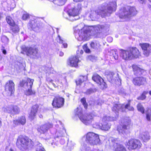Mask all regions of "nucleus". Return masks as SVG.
Returning <instances> with one entry per match:
<instances>
[{
  "label": "nucleus",
  "instance_id": "f257e3e1",
  "mask_svg": "<svg viewBox=\"0 0 151 151\" xmlns=\"http://www.w3.org/2000/svg\"><path fill=\"white\" fill-rule=\"evenodd\" d=\"M116 7V3L115 1L110 2L107 4H103L100 9H97L95 12H91V14L89 16V19L93 20L96 13L98 15H101L102 17L109 16L115 11Z\"/></svg>",
  "mask_w": 151,
  "mask_h": 151
},
{
  "label": "nucleus",
  "instance_id": "f03ea898",
  "mask_svg": "<svg viewBox=\"0 0 151 151\" xmlns=\"http://www.w3.org/2000/svg\"><path fill=\"white\" fill-rule=\"evenodd\" d=\"M120 56L125 60H131L138 58L140 55V52L136 47L129 48L125 50L119 49Z\"/></svg>",
  "mask_w": 151,
  "mask_h": 151
},
{
  "label": "nucleus",
  "instance_id": "7ed1b4c3",
  "mask_svg": "<svg viewBox=\"0 0 151 151\" xmlns=\"http://www.w3.org/2000/svg\"><path fill=\"white\" fill-rule=\"evenodd\" d=\"M75 30L78 33L79 37L78 39L79 41L87 40L89 39L91 35V30L90 28L87 26L83 27V25L81 24L75 27Z\"/></svg>",
  "mask_w": 151,
  "mask_h": 151
},
{
  "label": "nucleus",
  "instance_id": "20e7f679",
  "mask_svg": "<svg viewBox=\"0 0 151 151\" xmlns=\"http://www.w3.org/2000/svg\"><path fill=\"white\" fill-rule=\"evenodd\" d=\"M137 13L135 8L127 6L121 8L119 12L118 16L120 18L125 21L127 20L132 16L136 14Z\"/></svg>",
  "mask_w": 151,
  "mask_h": 151
},
{
  "label": "nucleus",
  "instance_id": "39448f33",
  "mask_svg": "<svg viewBox=\"0 0 151 151\" xmlns=\"http://www.w3.org/2000/svg\"><path fill=\"white\" fill-rule=\"evenodd\" d=\"M16 144L19 148L22 150L23 149H25L33 145V142L31 140L22 136L18 138Z\"/></svg>",
  "mask_w": 151,
  "mask_h": 151
},
{
  "label": "nucleus",
  "instance_id": "423d86ee",
  "mask_svg": "<svg viewBox=\"0 0 151 151\" xmlns=\"http://www.w3.org/2000/svg\"><path fill=\"white\" fill-rule=\"evenodd\" d=\"M21 48L23 51L21 52V53L24 54V52H25L27 56L31 58H38L39 55L37 49L32 47H26L24 45L22 46Z\"/></svg>",
  "mask_w": 151,
  "mask_h": 151
},
{
  "label": "nucleus",
  "instance_id": "0eeeda50",
  "mask_svg": "<svg viewBox=\"0 0 151 151\" xmlns=\"http://www.w3.org/2000/svg\"><path fill=\"white\" fill-rule=\"evenodd\" d=\"M34 80L28 78L26 80H23L20 83V86L23 87L26 89L25 94L28 96L34 94L35 92L31 90Z\"/></svg>",
  "mask_w": 151,
  "mask_h": 151
},
{
  "label": "nucleus",
  "instance_id": "6e6552de",
  "mask_svg": "<svg viewBox=\"0 0 151 151\" xmlns=\"http://www.w3.org/2000/svg\"><path fill=\"white\" fill-rule=\"evenodd\" d=\"M83 139H86L87 142L92 145H97L99 143L100 139L99 135L93 132H88L83 136Z\"/></svg>",
  "mask_w": 151,
  "mask_h": 151
},
{
  "label": "nucleus",
  "instance_id": "1a4fd4ad",
  "mask_svg": "<svg viewBox=\"0 0 151 151\" xmlns=\"http://www.w3.org/2000/svg\"><path fill=\"white\" fill-rule=\"evenodd\" d=\"M111 118L106 116H104L102 119V123H100L99 124L97 123H95L93 124V127L95 128H99L102 130L107 131L110 128V126L106 122H104L106 121H112L114 120Z\"/></svg>",
  "mask_w": 151,
  "mask_h": 151
},
{
  "label": "nucleus",
  "instance_id": "9d476101",
  "mask_svg": "<svg viewBox=\"0 0 151 151\" xmlns=\"http://www.w3.org/2000/svg\"><path fill=\"white\" fill-rule=\"evenodd\" d=\"M125 109H127L130 111H133L134 108L132 106H130L129 104L126 105L121 104H115L112 108V111L116 114V116H117L118 115V111H124Z\"/></svg>",
  "mask_w": 151,
  "mask_h": 151
},
{
  "label": "nucleus",
  "instance_id": "9b49d317",
  "mask_svg": "<svg viewBox=\"0 0 151 151\" xmlns=\"http://www.w3.org/2000/svg\"><path fill=\"white\" fill-rule=\"evenodd\" d=\"M42 26V23L36 20H30L28 25L29 29L36 32L40 31Z\"/></svg>",
  "mask_w": 151,
  "mask_h": 151
},
{
  "label": "nucleus",
  "instance_id": "f8f14e48",
  "mask_svg": "<svg viewBox=\"0 0 151 151\" xmlns=\"http://www.w3.org/2000/svg\"><path fill=\"white\" fill-rule=\"evenodd\" d=\"M142 144L140 141L137 139H131L127 142L126 146L129 150L139 149L142 146Z\"/></svg>",
  "mask_w": 151,
  "mask_h": 151
},
{
  "label": "nucleus",
  "instance_id": "ddd939ff",
  "mask_svg": "<svg viewBox=\"0 0 151 151\" xmlns=\"http://www.w3.org/2000/svg\"><path fill=\"white\" fill-rule=\"evenodd\" d=\"M81 121L84 124L88 125L91 124L93 121V116L91 114H86L80 117Z\"/></svg>",
  "mask_w": 151,
  "mask_h": 151
},
{
  "label": "nucleus",
  "instance_id": "4468645a",
  "mask_svg": "<svg viewBox=\"0 0 151 151\" xmlns=\"http://www.w3.org/2000/svg\"><path fill=\"white\" fill-rule=\"evenodd\" d=\"M64 102V99L59 96H55L52 102V105L54 107L60 108L62 107Z\"/></svg>",
  "mask_w": 151,
  "mask_h": 151
},
{
  "label": "nucleus",
  "instance_id": "2eb2a0df",
  "mask_svg": "<svg viewBox=\"0 0 151 151\" xmlns=\"http://www.w3.org/2000/svg\"><path fill=\"white\" fill-rule=\"evenodd\" d=\"M139 46L142 48L143 54L146 56H148L151 53V45L147 43H140Z\"/></svg>",
  "mask_w": 151,
  "mask_h": 151
},
{
  "label": "nucleus",
  "instance_id": "dca6fc26",
  "mask_svg": "<svg viewBox=\"0 0 151 151\" xmlns=\"http://www.w3.org/2000/svg\"><path fill=\"white\" fill-rule=\"evenodd\" d=\"M131 126V120L128 119L127 121L124 122V123L122 126V129L120 130L119 128H118L117 130L119 132V133H121L123 134L124 133H125L126 130H128L129 129Z\"/></svg>",
  "mask_w": 151,
  "mask_h": 151
},
{
  "label": "nucleus",
  "instance_id": "f3484780",
  "mask_svg": "<svg viewBox=\"0 0 151 151\" xmlns=\"http://www.w3.org/2000/svg\"><path fill=\"white\" fill-rule=\"evenodd\" d=\"M52 127V125L50 123H47L41 125L37 128L38 132L40 134H45L48 129Z\"/></svg>",
  "mask_w": 151,
  "mask_h": 151
},
{
  "label": "nucleus",
  "instance_id": "a211bd4d",
  "mask_svg": "<svg viewBox=\"0 0 151 151\" xmlns=\"http://www.w3.org/2000/svg\"><path fill=\"white\" fill-rule=\"evenodd\" d=\"M146 79L144 77H137L134 78L133 83L135 85L140 86L143 85L146 83Z\"/></svg>",
  "mask_w": 151,
  "mask_h": 151
},
{
  "label": "nucleus",
  "instance_id": "6ab92c4d",
  "mask_svg": "<svg viewBox=\"0 0 151 151\" xmlns=\"http://www.w3.org/2000/svg\"><path fill=\"white\" fill-rule=\"evenodd\" d=\"M5 90L9 91L11 95L14 91V84L12 80H10L6 85Z\"/></svg>",
  "mask_w": 151,
  "mask_h": 151
},
{
  "label": "nucleus",
  "instance_id": "aec40b11",
  "mask_svg": "<svg viewBox=\"0 0 151 151\" xmlns=\"http://www.w3.org/2000/svg\"><path fill=\"white\" fill-rule=\"evenodd\" d=\"M79 61V60L77 57H72L69 59V65L72 67H76L78 65V63Z\"/></svg>",
  "mask_w": 151,
  "mask_h": 151
},
{
  "label": "nucleus",
  "instance_id": "412c9836",
  "mask_svg": "<svg viewBox=\"0 0 151 151\" xmlns=\"http://www.w3.org/2000/svg\"><path fill=\"white\" fill-rule=\"evenodd\" d=\"M38 108V106L37 105H35L32 106L29 116L31 119H33L35 116L36 115Z\"/></svg>",
  "mask_w": 151,
  "mask_h": 151
},
{
  "label": "nucleus",
  "instance_id": "4be33fe9",
  "mask_svg": "<svg viewBox=\"0 0 151 151\" xmlns=\"http://www.w3.org/2000/svg\"><path fill=\"white\" fill-rule=\"evenodd\" d=\"M76 12V9L74 8H73L71 9H70L68 11L65 12L63 14V16L66 19H68V17L67 16L68 15L69 17H74L77 16L78 15H73L74 13Z\"/></svg>",
  "mask_w": 151,
  "mask_h": 151
},
{
  "label": "nucleus",
  "instance_id": "5701e85b",
  "mask_svg": "<svg viewBox=\"0 0 151 151\" xmlns=\"http://www.w3.org/2000/svg\"><path fill=\"white\" fill-rule=\"evenodd\" d=\"M109 27V25L107 24H104L103 25H97L95 26L94 29L96 33L98 32L102 29L106 30Z\"/></svg>",
  "mask_w": 151,
  "mask_h": 151
},
{
  "label": "nucleus",
  "instance_id": "b1692460",
  "mask_svg": "<svg viewBox=\"0 0 151 151\" xmlns=\"http://www.w3.org/2000/svg\"><path fill=\"white\" fill-rule=\"evenodd\" d=\"M140 138L144 142H147L150 140V137L147 132L141 133L140 134Z\"/></svg>",
  "mask_w": 151,
  "mask_h": 151
},
{
  "label": "nucleus",
  "instance_id": "393cba45",
  "mask_svg": "<svg viewBox=\"0 0 151 151\" xmlns=\"http://www.w3.org/2000/svg\"><path fill=\"white\" fill-rule=\"evenodd\" d=\"M13 123L16 125H18L20 124L24 125L26 123V119L24 116H22L19 118L17 120H14Z\"/></svg>",
  "mask_w": 151,
  "mask_h": 151
},
{
  "label": "nucleus",
  "instance_id": "a878e982",
  "mask_svg": "<svg viewBox=\"0 0 151 151\" xmlns=\"http://www.w3.org/2000/svg\"><path fill=\"white\" fill-rule=\"evenodd\" d=\"M52 2L55 4L57 6H62L65 4L67 0H48Z\"/></svg>",
  "mask_w": 151,
  "mask_h": 151
},
{
  "label": "nucleus",
  "instance_id": "bb28decb",
  "mask_svg": "<svg viewBox=\"0 0 151 151\" xmlns=\"http://www.w3.org/2000/svg\"><path fill=\"white\" fill-rule=\"evenodd\" d=\"M92 80L96 83L98 84L100 82L103 81V79L99 75L97 74H93L92 78Z\"/></svg>",
  "mask_w": 151,
  "mask_h": 151
},
{
  "label": "nucleus",
  "instance_id": "cd10ccee",
  "mask_svg": "<svg viewBox=\"0 0 151 151\" xmlns=\"http://www.w3.org/2000/svg\"><path fill=\"white\" fill-rule=\"evenodd\" d=\"M134 74L135 75H140L141 74V70L140 68L136 65H133L132 66Z\"/></svg>",
  "mask_w": 151,
  "mask_h": 151
},
{
  "label": "nucleus",
  "instance_id": "c85d7f7f",
  "mask_svg": "<svg viewBox=\"0 0 151 151\" xmlns=\"http://www.w3.org/2000/svg\"><path fill=\"white\" fill-rule=\"evenodd\" d=\"M10 109H13V110H10L9 112H11L12 114H16L18 113L19 112V109L17 106H11Z\"/></svg>",
  "mask_w": 151,
  "mask_h": 151
},
{
  "label": "nucleus",
  "instance_id": "c756f323",
  "mask_svg": "<svg viewBox=\"0 0 151 151\" xmlns=\"http://www.w3.org/2000/svg\"><path fill=\"white\" fill-rule=\"evenodd\" d=\"M76 115H77L80 118V117H82V109L80 107H78L75 110Z\"/></svg>",
  "mask_w": 151,
  "mask_h": 151
},
{
  "label": "nucleus",
  "instance_id": "7c9ffc66",
  "mask_svg": "<svg viewBox=\"0 0 151 151\" xmlns=\"http://www.w3.org/2000/svg\"><path fill=\"white\" fill-rule=\"evenodd\" d=\"M74 8L76 9V12L73 14L74 15H78L79 14V11L81 9V4H78L77 6Z\"/></svg>",
  "mask_w": 151,
  "mask_h": 151
},
{
  "label": "nucleus",
  "instance_id": "2f4dec72",
  "mask_svg": "<svg viewBox=\"0 0 151 151\" xmlns=\"http://www.w3.org/2000/svg\"><path fill=\"white\" fill-rule=\"evenodd\" d=\"M146 119L147 121H150L151 117V108L148 109L146 112Z\"/></svg>",
  "mask_w": 151,
  "mask_h": 151
},
{
  "label": "nucleus",
  "instance_id": "473e14b6",
  "mask_svg": "<svg viewBox=\"0 0 151 151\" xmlns=\"http://www.w3.org/2000/svg\"><path fill=\"white\" fill-rule=\"evenodd\" d=\"M115 151H126L125 148L122 145H119L117 146Z\"/></svg>",
  "mask_w": 151,
  "mask_h": 151
},
{
  "label": "nucleus",
  "instance_id": "72a5a7b5",
  "mask_svg": "<svg viewBox=\"0 0 151 151\" xmlns=\"http://www.w3.org/2000/svg\"><path fill=\"white\" fill-rule=\"evenodd\" d=\"M57 40L58 42L63 44L64 47L66 48L67 47V44L64 42V41L61 39L60 36H58V37L57 38Z\"/></svg>",
  "mask_w": 151,
  "mask_h": 151
},
{
  "label": "nucleus",
  "instance_id": "f704fd0d",
  "mask_svg": "<svg viewBox=\"0 0 151 151\" xmlns=\"http://www.w3.org/2000/svg\"><path fill=\"white\" fill-rule=\"evenodd\" d=\"M6 20L7 23L11 26L13 25L14 23L13 20L9 16H7L6 17Z\"/></svg>",
  "mask_w": 151,
  "mask_h": 151
},
{
  "label": "nucleus",
  "instance_id": "c9c22d12",
  "mask_svg": "<svg viewBox=\"0 0 151 151\" xmlns=\"http://www.w3.org/2000/svg\"><path fill=\"white\" fill-rule=\"evenodd\" d=\"M11 27V30L13 33H17L19 31V28L18 26L17 25H14L12 26Z\"/></svg>",
  "mask_w": 151,
  "mask_h": 151
},
{
  "label": "nucleus",
  "instance_id": "e433bc0d",
  "mask_svg": "<svg viewBox=\"0 0 151 151\" xmlns=\"http://www.w3.org/2000/svg\"><path fill=\"white\" fill-rule=\"evenodd\" d=\"M96 89L90 88L87 90L86 92V93L87 95H90L96 92Z\"/></svg>",
  "mask_w": 151,
  "mask_h": 151
},
{
  "label": "nucleus",
  "instance_id": "4c0bfd02",
  "mask_svg": "<svg viewBox=\"0 0 151 151\" xmlns=\"http://www.w3.org/2000/svg\"><path fill=\"white\" fill-rule=\"evenodd\" d=\"M137 108L138 110L142 113H144V109L141 104L139 103L138 104Z\"/></svg>",
  "mask_w": 151,
  "mask_h": 151
},
{
  "label": "nucleus",
  "instance_id": "58836bf2",
  "mask_svg": "<svg viewBox=\"0 0 151 151\" xmlns=\"http://www.w3.org/2000/svg\"><path fill=\"white\" fill-rule=\"evenodd\" d=\"M1 40L2 42L5 44H8L9 41L8 38L5 36H3L2 37Z\"/></svg>",
  "mask_w": 151,
  "mask_h": 151
},
{
  "label": "nucleus",
  "instance_id": "ea45409f",
  "mask_svg": "<svg viewBox=\"0 0 151 151\" xmlns=\"http://www.w3.org/2000/svg\"><path fill=\"white\" fill-rule=\"evenodd\" d=\"M100 86V87L102 89L106 88L107 87V85L105 83L104 81V80L103 79V81H101L100 83H98Z\"/></svg>",
  "mask_w": 151,
  "mask_h": 151
},
{
  "label": "nucleus",
  "instance_id": "a19ab883",
  "mask_svg": "<svg viewBox=\"0 0 151 151\" xmlns=\"http://www.w3.org/2000/svg\"><path fill=\"white\" fill-rule=\"evenodd\" d=\"M41 146V144H39L37 146L36 151H45L43 147Z\"/></svg>",
  "mask_w": 151,
  "mask_h": 151
},
{
  "label": "nucleus",
  "instance_id": "79ce46f5",
  "mask_svg": "<svg viewBox=\"0 0 151 151\" xmlns=\"http://www.w3.org/2000/svg\"><path fill=\"white\" fill-rule=\"evenodd\" d=\"M81 149L82 151H88L89 149V148L87 147L86 145L83 144L81 145Z\"/></svg>",
  "mask_w": 151,
  "mask_h": 151
},
{
  "label": "nucleus",
  "instance_id": "37998d69",
  "mask_svg": "<svg viewBox=\"0 0 151 151\" xmlns=\"http://www.w3.org/2000/svg\"><path fill=\"white\" fill-rule=\"evenodd\" d=\"M81 101L83 104L84 108L86 109L88 105L86 102V99L85 98H83L81 99Z\"/></svg>",
  "mask_w": 151,
  "mask_h": 151
},
{
  "label": "nucleus",
  "instance_id": "c03bdc74",
  "mask_svg": "<svg viewBox=\"0 0 151 151\" xmlns=\"http://www.w3.org/2000/svg\"><path fill=\"white\" fill-rule=\"evenodd\" d=\"M46 71V73H53V69L51 67L46 68L45 69Z\"/></svg>",
  "mask_w": 151,
  "mask_h": 151
},
{
  "label": "nucleus",
  "instance_id": "a18cd8bd",
  "mask_svg": "<svg viewBox=\"0 0 151 151\" xmlns=\"http://www.w3.org/2000/svg\"><path fill=\"white\" fill-rule=\"evenodd\" d=\"M83 49L86 53H89L90 52V50L87 46L86 44L84 45L83 46Z\"/></svg>",
  "mask_w": 151,
  "mask_h": 151
},
{
  "label": "nucleus",
  "instance_id": "49530a36",
  "mask_svg": "<svg viewBox=\"0 0 151 151\" xmlns=\"http://www.w3.org/2000/svg\"><path fill=\"white\" fill-rule=\"evenodd\" d=\"M29 18V15L27 13L24 14L22 16V19L23 20H26Z\"/></svg>",
  "mask_w": 151,
  "mask_h": 151
},
{
  "label": "nucleus",
  "instance_id": "de8ad7c7",
  "mask_svg": "<svg viewBox=\"0 0 151 151\" xmlns=\"http://www.w3.org/2000/svg\"><path fill=\"white\" fill-rule=\"evenodd\" d=\"M61 129L62 130L58 132V133H59L58 135V136L59 137L63 136V135L64 134L65 132V131L63 128H62Z\"/></svg>",
  "mask_w": 151,
  "mask_h": 151
},
{
  "label": "nucleus",
  "instance_id": "09e8293b",
  "mask_svg": "<svg viewBox=\"0 0 151 151\" xmlns=\"http://www.w3.org/2000/svg\"><path fill=\"white\" fill-rule=\"evenodd\" d=\"M111 52L113 53V57L116 60H118V55L116 54V51L112 50Z\"/></svg>",
  "mask_w": 151,
  "mask_h": 151
},
{
  "label": "nucleus",
  "instance_id": "8fccbe9b",
  "mask_svg": "<svg viewBox=\"0 0 151 151\" xmlns=\"http://www.w3.org/2000/svg\"><path fill=\"white\" fill-rule=\"evenodd\" d=\"M90 46L92 48L96 49L97 48V43L96 42H91L90 44Z\"/></svg>",
  "mask_w": 151,
  "mask_h": 151
},
{
  "label": "nucleus",
  "instance_id": "3c124183",
  "mask_svg": "<svg viewBox=\"0 0 151 151\" xmlns=\"http://www.w3.org/2000/svg\"><path fill=\"white\" fill-rule=\"evenodd\" d=\"M114 75V73L113 72H110V74L107 75V78H109L111 79V80L112 81L114 79L113 78V75Z\"/></svg>",
  "mask_w": 151,
  "mask_h": 151
},
{
  "label": "nucleus",
  "instance_id": "603ef678",
  "mask_svg": "<svg viewBox=\"0 0 151 151\" xmlns=\"http://www.w3.org/2000/svg\"><path fill=\"white\" fill-rule=\"evenodd\" d=\"M145 98L146 96L143 93L137 99L138 100H143L145 99Z\"/></svg>",
  "mask_w": 151,
  "mask_h": 151
},
{
  "label": "nucleus",
  "instance_id": "864d4df0",
  "mask_svg": "<svg viewBox=\"0 0 151 151\" xmlns=\"http://www.w3.org/2000/svg\"><path fill=\"white\" fill-rule=\"evenodd\" d=\"M111 142L114 143H115L117 144L118 142V140L116 138H112L111 139Z\"/></svg>",
  "mask_w": 151,
  "mask_h": 151
},
{
  "label": "nucleus",
  "instance_id": "5fc2aeb1",
  "mask_svg": "<svg viewBox=\"0 0 151 151\" xmlns=\"http://www.w3.org/2000/svg\"><path fill=\"white\" fill-rule=\"evenodd\" d=\"M80 80H82V81H86L87 79V77L86 76H81L80 78Z\"/></svg>",
  "mask_w": 151,
  "mask_h": 151
},
{
  "label": "nucleus",
  "instance_id": "6e6d98bb",
  "mask_svg": "<svg viewBox=\"0 0 151 151\" xmlns=\"http://www.w3.org/2000/svg\"><path fill=\"white\" fill-rule=\"evenodd\" d=\"M83 81H82V80H80V79L79 78L77 81H76V83L77 84H80L82 83Z\"/></svg>",
  "mask_w": 151,
  "mask_h": 151
},
{
  "label": "nucleus",
  "instance_id": "4d7b16f0",
  "mask_svg": "<svg viewBox=\"0 0 151 151\" xmlns=\"http://www.w3.org/2000/svg\"><path fill=\"white\" fill-rule=\"evenodd\" d=\"M107 40L109 42H111L112 41V38L111 37H108L107 38Z\"/></svg>",
  "mask_w": 151,
  "mask_h": 151
},
{
  "label": "nucleus",
  "instance_id": "13d9d810",
  "mask_svg": "<svg viewBox=\"0 0 151 151\" xmlns=\"http://www.w3.org/2000/svg\"><path fill=\"white\" fill-rule=\"evenodd\" d=\"M60 143L61 144H64L65 142V141L64 139H61L60 141Z\"/></svg>",
  "mask_w": 151,
  "mask_h": 151
},
{
  "label": "nucleus",
  "instance_id": "bf43d9fd",
  "mask_svg": "<svg viewBox=\"0 0 151 151\" xmlns=\"http://www.w3.org/2000/svg\"><path fill=\"white\" fill-rule=\"evenodd\" d=\"M11 107V106H10L9 107L8 109L7 110V111L8 113H11V112H9L10 111V110H13V109H10V107Z\"/></svg>",
  "mask_w": 151,
  "mask_h": 151
},
{
  "label": "nucleus",
  "instance_id": "052dcab7",
  "mask_svg": "<svg viewBox=\"0 0 151 151\" xmlns=\"http://www.w3.org/2000/svg\"><path fill=\"white\" fill-rule=\"evenodd\" d=\"M64 55L63 53L62 52H59V55L60 56H62Z\"/></svg>",
  "mask_w": 151,
  "mask_h": 151
},
{
  "label": "nucleus",
  "instance_id": "680f3d73",
  "mask_svg": "<svg viewBox=\"0 0 151 151\" xmlns=\"http://www.w3.org/2000/svg\"><path fill=\"white\" fill-rule=\"evenodd\" d=\"M84 0H73V1L76 2H81L83 1Z\"/></svg>",
  "mask_w": 151,
  "mask_h": 151
},
{
  "label": "nucleus",
  "instance_id": "e2e57ef3",
  "mask_svg": "<svg viewBox=\"0 0 151 151\" xmlns=\"http://www.w3.org/2000/svg\"><path fill=\"white\" fill-rule=\"evenodd\" d=\"M72 143V146H74L75 145V144L74 142H72L71 141L68 144H70V143Z\"/></svg>",
  "mask_w": 151,
  "mask_h": 151
},
{
  "label": "nucleus",
  "instance_id": "0e129e2a",
  "mask_svg": "<svg viewBox=\"0 0 151 151\" xmlns=\"http://www.w3.org/2000/svg\"><path fill=\"white\" fill-rule=\"evenodd\" d=\"M3 14L0 13V20L1 19V18L2 17Z\"/></svg>",
  "mask_w": 151,
  "mask_h": 151
},
{
  "label": "nucleus",
  "instance_id": "69168bd1",
  "mask_svg": "<svg viewBox=\"0 0 151 151\" xmlns=\"http://www.w3.org/2000/svg\"><path fill=\"white\" fill-rule=\"evenodd\" d=\"M139 2L142 4L144 2V0H138Z\"/></svg>",
  "mask_w": 151,
  "mask_h": 151
},
{
  "label": "nucleus",
  "instance_id": "338daca9",
  "mask_svg": "<svg viewBox=\"0 0 151 151\" xmlns=\"http://www.w3.org/2000/svg\"><path fill=\"white\" fill-rule=\"evenodd\" d=\"M3 52L4 54H5L6 53V51L5 50H3Z\"/></svg>",
  "mask_w": 151,
  "mask_h": 151
},
{
  "label": "nucleus",
  "instance_id": "774afa93",
  "mask_svg": "<svg viewBox=\"0 0 151 151\" xmlns=\"http://www.w3.org/2000/svg\"><path fill=\"white\" fill-rule=\"evenodd\" d=\"M148 6L149 9H150L151 10V5H149Z\"/></svg>",
  "mask_w": 151,
  "mask_h": 151
}]
</instances>
